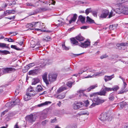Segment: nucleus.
I'll return each instance as SVG.
<instances>
[{"instance_id":"obj_1","label":"nucleus","mask_w":128,"mask_h":128,"mask_svg":"<svg viewBox=\"0 0 128 128\" xmlns=\"http://www.w3.org/2000/svg\"><path fill=\"white\" fill-rule=\"evenodd\" d=\"M95 93H93L90 95L91 100H92L93 103L90 105V107L92 108L96 105L100 104L105 102L104 100H101L97 96L96 94H94Z\"/></svg>"},{"instance_id":"obj_2","label":"nucleus","mask_w":128,"mask_h":128,"mask_svg":"<svg viewBox=\"0 0 128 128\" xmlns=\"http://www.w3.org/2000/svg\"><path fill=\"white\" fill-rule=\"evenodd\" d=\"M26 121L32 124L35 121L36 118L32 114L27 116L26 118Z\"/></svg>"},{"instance_id":"obj_3","label":"nucleus","mask_w":128,"mask_h":128,"mask_svg":"<svg viewBox=\"0 0 128 128\" xmlns=\"http://www.w3.org/2000/svg\"><path fill=\"white\" fill-rule=\"evenodd\" d=\"M117 11L119 14L122 13L125 14H128V8L123 6L121 8L118 9Z\"/></svg>"},{"instance_id":"obj_4","label":"nucleus","mask_w":128,"mask_h":128,"mask_svg":"<svg viewBox=\"0 0 128 128\" xmlns=\"http://www.w3.org/2000/svg\"><path fill=\"white\" fill-rule=\"evenodd\" d=\"M109 11L108 10L104 9L101 11L100 18H106L109 14Z\"/></svg>"},{"instance_id":"obj_5","label":"nucleus","mask_w":128,"mask_h":128,"mask_svg":"<svg viewBox=\"0 0 128 128\" xmlns=\"http://www.w3.org/2000/svg\"><path fill=\"white\" fill-rule=\"evenodd\" d=\"M80 46L82 48H86L90 45V42L89 40L88 39L84 42H80Z\"/></svg>"},{"instance_id":"obj_6","label":"nucleus","mask_w":128,"mask_h":128,"mask_svg":"<svg viewBox=\"0 0 128 128\" xmlns=\"http://www.w3.org/2000/svg\"><path fill=\"white\" fill-rule=\"evenodd\" d=\"M15 70L14 68H3L2 69L3 74H6L12 72Z\"/></svg>"},{"instance_id":"obj_7","label":"nucleus","mask_w":128,"mask_h":128,"mask_svg":"<svg viewBox=\"0 0 128 128\" xmlns=\"http://www.w3.org/2000/svg\"><path fill=\"white\" fill-rule=\"evenodd\" d=\"M57 76L56 74L50 73L48 74V82H52L56 80Z\"/></svg>"},{"instance_id":"obj_8","label":"nucleus","mask_w":128,"mask_h":128,"mask_svg":"<svg viewBox=\"0 0 128 128\" xmlns=\"http://www.w3.org/2000/svg\"><path fill=\"white\" fill-rule=\"evenodd\" d=\"M108 118V114L106 112L102 113L99 116V118L101 121L104 122Z\"/></svg>"},{"instance_id":"obj_9","label":"nucleus","mask_w":128,"mask_h":128,"mask_svg":"<svg viewBox=\"0 0 128 128\" xmlns=\"http://www.w3.org/2000/svg\"><path fill=\"white\" fill-rule=\"evenodd\" d=\"M38 24V27L40 28H37L36 29L38 31H40L42 32H44L45 30H44L45 27L44 25V24L40 22H39Z\"/></svg>"},{"instance_id":"obj_10","label":"nucleus","mask_w":128,"mask_h":128,"mask_svg":"<svg viewBox=\"0 0 128 128\" xmlns=\"http://www.w3.org/2000/svg\"><path fill=\"white\" fill-rule=\"evenodd\" d=\"M34 42L32 40L30 42V46L32 48H35L36 50H39L40 48L41 47L40 44L39 43H38L37 44H34Z\"/></svg>"},{"instance_id":"obj_11","label":"nucleus","mask_w":128,"mask_h":128,"mask_svg":"<svg viewBox=\"0 0 128 128\" xmlns=\"http://www.w3.org/2000/svg\"><path fill=\"white\" fill-rule=\"evenodd\" d=\"M48 73L46 72L44 73L42 75V77L43 81L46 85L49 84L48 80L47 79Z\"/></svg>"},{"instance_id":"obj_12","label":"nucleus","mask_w":128,"mask_h":128,"mask_svg":"<svg viewBox=\"0 0 128 128\" xmlns=\"http://www.w3.org/2000/svg\"><path fill=\"white\" fill-rule=\"evenodd\" d=\"M83 104L81 102L76 103V104H74L73 108L75 110L79 108L82 106Z\"/></svg>"},{"instance_id":"obj_13","label":"nucleus","mask_w":128,"mask_h":128,"mask_svg":"<svg viewBox=\"0 0 128 128\" xmlns=\"http://www.w3.org/2000/svg\"><path fill=\"white\" fill-rule=\"evenodd\" d=\"M70 41L73 46L78 45L80 46V43H79L74 38H71L70 39Z\"/></svg>"},{"instance_id":"obj_14","label":"nucleus","mask_w":128,"mask_h":128,"mask_svg":"<svg viewBox=\"0 0 128 128\" xmlns=\"http://www.w3.org/2000/svg\"><path fill=\"white\" fill-rule=\"evenodd\" d=\"M118 9V8L116 9L115 10L114 9H112L110 12V14H109L108 17V18H110L114 16L116 13L118 14L117 12V10Z\"/></svg>"},{"instance_id":"obj_15","label":"nucleus","mask_w":128,"mask_h":128,"mask_svg":"<svg viewBox=\"0 0 128 128\" xmlns=\"http://www.w3.org/2000/svg\"><path fill=\"white\" fill-rule=\"evenodd\" d=\"M114 77V74H113L111 76H105L104 77V80L105 82H107L108 81L111 80L112 78Z\"/></svg>"},{"instance_id":"obj_16","label":"nucleus","mask_w":128,"mask_h":128,"mask_svg":"<svg viewBox=\"0 0 128 128\" xmlns=\"http://www.w3.org/2000/svg\"><path fill=\"white\" fill-rule=\"evenodd\" d=\"M98 86V84H96L94 85H92L89 87L86 90L87 92H89L92 90L93 89L95 88Z\"/></svg>"},{"instance_id":"obj_17","label":"nucleus","mask_w":128,"mask_h":128,"mask_svg":"<svg viewBox=\"0 0 128 128\" xmlns=\"http://www.w3.org/2000/svg\"><path fill=\"white\" fill-rule=\"evenodd\" d=\"M95 94H96L97 95H100V96H105L106 95V92L105 91L104 89H103L102 91H100L99 92H94Z\"/></svg>"},{"instance_id":"obj_18","label":"nucleus","mask_w":128,"mask_h":128,"mask_svg":"<svg viewBox=\"0 0 128 128\" xmlns=\"http://www.w3.org/2000/svg\"><path fill=\"white\" fill-rule=\"evenodd\" d=\"M38 2H36L34 4L32 3L27 2L26 4V6H27L35 7L38 6V4H36Z\"/></svg>"},{"instance_id":"obj_19","label":"nucleus","mask_w":128,"mask_h":128,"mask_svg":"<svg viewBox=\"0 0 128 128\" xmlns=\"http://www.w3.org/2000/svg\"><path fill=\"white\" fill-rule=\"evenodd\" d=\"M31 92H34V94H30L32 95H36V92L32 88V87H30L28 89L26 93L28 94Z\"/></svg>"},{"instance_id":"obj_20","label":"nucleus","mask_w":128,"mask_h":128,"mask_svg":"<svg viewBox=\"0 0 128 128\" xmlns=\"http://www.w3.org/2000/svg\"><path fill=\"white\" fill-rule=\"evenodd\" d=\"M77 17V14H74L73 17H72L69 21V23L70 24H71L73 22H75L76 19Z\"/></svg>"},{"instance_id":"obj_21","label":"nucleus","mask_w":128,"mask_h":128,"mask_svg":"<svg viewBox=\"0 0 128 128\" xmlns=\"http://www.w3.org/2000/svg\"><path fill=\"white\" fill-rule=\"evenodd\" d=\"M34 64L33 63L29 64L28 65L26 66L25 68H26V70H23V71L24 72H26L28 71V70L30 68H31L34 66Z\"/></svg>"},{"instance_id":"obj_22","label":"nucleus","mask_w":128,"mask_h":128,"mask_svg":"<svg viewBox=\"0 0 128 128\" xmlns=\"http://www.w3.org/2000/svg\"><path fill=\"white\" fill-rule=\"evenodd\" d=\"M67 89V88L66 86H61L60 87L59 89L58 90L57 92L58 93H59Z\"/></svg>"},{"instance_id":"obj_23","label":"nucleus","mask_w":128,"mask_h":128,"mask_svg":"<svg viewBox=\"0 0 128 128\" xmlns=\"http://www.w3.org/2000/svg\"><path fill=\"white\" fill-rule=\"evenodd\" d=\"M85 90H80L79 91V93L80 94L79 96L80 97L82 98H83V97H87V95L84 93V92Z\"/></svg>"},{"instance_id":"obj_24","label":"nucleus","mask_w":128,"mask_h":128,"mask_svg":"<svg viewBox=\"0 0 128 128\" xmlns=\"http://www.w3.org/2000/svg\"><path fill=\"white\" fill-rule=\"evenodd\" d=\"M76 40L80 41H84L85 38L82 36L80 34H79L75 38Z\"/></svg>"},{"instance_id":"obj_25","label":"nucleus","mask_w":128,"mask_h":128,"mask_svg":"<svg viewBox=\"0 0 128 128\" xmlns=\"http://www.w3.org/2000/svg\"><path fill=\"white\" fill-rule=\"evenodd\" d=\"M51 102L50 101H46L38 105L39 107H41L44 106L48 105V104H50Z\"/></svg>"},{"instance_id":"obj_26","label":"nucleus","mask_w":128,"mask_h":128,"mask_svg":"<svg viewBox=\"0 0 128 128\" xmlns=\"http://www.w3.org/2000/svg\"><path fill=\"white\" fill-rule=\"evenodd\" d=\"M31 98V97L29 95H28L27 93L24 95V100L26 101H28Z\"/></svg>"},{"instance_id":"obj_27","label":"nucleus","mask_w":128,"mask_h":128,"mask_svg":"<svg viewBox=\"0 0 128 128\" xmlns=\"http://www.w3.org/2000/svg\"><path fill=\"white\" fill-rule=\"evenodd\" d=\"M14 102H9L7 103L6 104V106L7 107H12L14 106Z\"/></svg>"},{"instance_id":"obj_28","label":"nucleus","mask_w":128,"mask_h":128,"mask_svg":"<svg viewBox=\"0 0 128 128\" xmlns=\"http://www.w3.org/2000/svg\"><path fill=\"white\" fill-rule=\"evenodd\" d=\"M115 95L114 94L112 93L110 94L109 97V99L111 101H113L114 100Z\"/></svg>"},{"instance_id":"obj_29","label":"nucleus","mask_w":128,"mask_h":128,"mask_svg":"<svg viewBox=\"0 0 128 128\" xmlns=\"http://www.w3.org/2000/svg\"><path fill=\"white\" fill-rule=\"evenodd\" d=\"M127 0H119L116 1V4L118 6H120V5L122 3L125 2Z\"/></svg>"},{"instance_id":"obj_30","label":"nucleus","mask_w":128,"mask_h":128,"mask_svg":"<svg viewBox=\"0 0 128 128\" xmlns=\"http://www.w3.org/2000/svg\"><path fill=\"white\" fill-rule=\"evenodd\" d=\"M87 22L90 24H92L94 22V20L91 19L89 16H87L86 17Z\"/></svg>"},{"instance_id":"obj_31","label":"nucleus","mask_w":128,"mask_h":128,"mask_svg":"<svg viewBox=\"0 0 128 128\" xmlns=\"http://www.w3.org/2000/svg\"><path fill=\"white\" fill-rule=\"evenodd\" d=\"M128 45V44L126 43H122L120 44H116V46L118 47L125 46Z\"/></svg>"},{"instance_id":"obj_32","label":"nucleus","mask_w":128,"mask_h":128,"mask_svg":"<svg viewBox=\"0 0 128 128\" xmlns=\"http://www.w3.org/2000/svg\"><path fill=\"white\" fill-rule=\"evenodd\" d=\"M65 96V94H60L56 96V98H57L59 99H62L64 98Z\"/></svg>"},{"instance_id":"obj_33","label":"nucleus","mask_w":128,"mask_h":128,"mask_svg":"<svg viewBox=\"0 0 128 128\" xmlns=\"http://www.w3.org/2000/svg\"><path fill=\"white\" fill-rule=\"evenodd\" d=\"M50 39L51 37L50 36H46L43 39V40L44 41H48L50 40Z\"/></svg>"},{"instance_id":"obj_34","label":"nucleus","mask_w":128,"mask_h":128,"mask_svg":"<svg viewBox=\"0 0 128 128\" xmlns=\"http://www.w3.org/2000/svg\"><path fill=\"white\" fill-rule=\"evenodd\" d=\"M40 81V80L38 78H34V81L32 82V85H35L37 83L39 82Z\"/></svg>"},{"instance_id":"obj_35","label":"nucleus","mask_w":128,"mask_h":128,"mask_svg":"<svg viewBox=\"0 0 128 128\" xmlns=\"http://www.w3.org/2000/svg\"><path fill=\"white\" fill-rule=\"evenodd\" d=\"M78 18L82 23H83L84 22L85 18L82 16L80 15L79 16Z\"/></svg>"},{"instance_id":"obj_36","label":"nucleus","mask_w":128,"mask_h":128,"mask_svg":"<svg viewBox=\"0 0 128 128\" xmlns=\"http://www.w3.org/2000/svg\"><path fill=\"white\" fill-rule=\"evenodd\" d=\"M12 102H14V106L16 105H18L19 104L20 102V100L18 98L17 99H16L14 101Z\"/></svg>"},{"instance_id":"obj_37","label":"nucleus","mask_w":128,"mask_h":128,"mask_svg":"<svg viewBox=\"0 0 128 128\" xmlns=\"http://www.w3.org/2000/svg\"><path fill=\"white\" fill-rule=\"evenodd\" d=\"M112 88V90L116 91L119 89V87L118 86L115 85Z\"/></svg>"},{"instance_id":"obj_38","label":"nucleus","mask_w":128,"mask_h":128,"mask_svg":"<svg viewBox=\"0 0 128 128\" xmlns=\"http://www.w3.org/2000/svg\"><path fill=\"white\" fill-rule=\"evenodd\" d=\"M42 88L41 86L38 85L36 90L38 92H40L42 91Z\"/></svg>"},{"instance_id":"obj_39","label":"nucleus","mask_w":128,"mask_h":128,"mask_svg":"<svg viewBox=\"0 0 128 128\" xmlns=\"http://www.w3.org/2000/svg\"><path fill=\"white\" fill-rule=\"evenodd\" d=\"M49 122V120H46L43 121H42V124L43 126H45L47 123Z\"/></svg>"},{"instance_id":"obj_40","label":"nucleus","mask_w":128,"mask_h":128,"mask_svg":"<svg viewBox=\"0 0 128 128\" xmlns=\"http://www.w3.org/2000/svg\"><path fill=\"white\" fill-rule=\"evenodd\" d=\"M103 74L102 72H98L95 73L93 75V76H101L103 75Z\"/></svg>"},{"instance_id":"obj_41","label":"nucleus","mask_w":128,"mask_h":128,"mask_svg":"<svg viewBox=\"0 0 128 128\" xmlns=\"http://www.w3.org/2000/svg\"><path fill=\"white\" fill-rule=\"evenodd\" d=\"M74 83L71 81H69L66 83V84L68 86L71 88L72 87V85Z\"/></svg>"},{"instance_id":"obj_42","label":"nucleus","mask_w":128,"mask_h":128,"mask_svg":"<svg viewBox=\"0 0 128 128\" xmlns=\"http://www.w3.org/2000/svg\"><path fill=\"white\" fill-rule=\"evenodd\" d=\"M39 22H32L33 27L34 28L38 27V24Z\"/></svg>"},{"instance_id":"obj_43","label":"nucleus","mask_w":128,"mask_h":128,"mask_svg":"<svg viewBox=\"0 0 128 128\" xmlns=\"http://www.w3.org/2000/svg\"><path fill=\"white\" fill-rule=\"evenodd\" d=\"M62 49L63 50H68L69 49V48L66 47L64 44V43L62 44Z\"/></svg>"},{"instance_id":"obj_44","label":"nucleus","mask_w":128,"mask_h":128,"mask_svg":"<svg viewBox=\"0 0 128 128\" xmlns=\"http://www.w3.org/2000/svg\"><path fill=\"white\" fill-rule=\"evenodd\" d=\"M91 8H90L87 9L85 11V13L86 15H88L90 12H91Z\"/></svg>"},{"instance_id":"obj_45","label":"nucleus","mask_w":128,"mask_h":128,"mask_svg":"<svg viewBox=\"0 0 128 128\" xmlns=\"http://www.w3.org/2000/svg\"><path fill=\"white\" fill-rule=\"evenodd\" d=\"M105 88L104 89V91L106 92H109L110 91H112V89L110 88H107L104 86Z\"/></svg>"},{"instance_id":"obj_46","label":"nucleus","mask_w":128,"mask_h":128,"mask_svg":"<svg viewBox=\"0 0 128 128\" xmlns=\"http://www.w3.org/2000/svg\"><path fill=\"white\" fill-rule=\"evenodd\" d=\"M12 11L13 12H14V10H12ZM4 13L6 14H10L11 13L14 14V12L12 13V11L8 10H6L5 12H4Z\"/></svg>"},{"instance_id":"obj_47","label":"nucleus","mask_w":128,"mask_h":128,"mask_svg":"<svg viewBox=\"0 0 128 128\" xmlns=\"http://www.w3.org/2000/svg\"><path fill=\"white\" fill-rule=\"evenodd\" d=\"M32 25V22L31 23H30V24H27L26 25V27L27 28H30L32 27H33V26Z\"/></svg>"},{"instance_id":"obj_48","label":"nucleus","mask_w":128,"mask_h":128,"mask_svg":"<svg viewBox=\"0 0 128 128\" xmlns=\"http://www.w3.org/2000/svg\"><path fill=\"white\" fill-rule=\"evenodd\" d=\"M91 12L93 16L94 17L97 16V12L96 11H94L92 12Z\"/></svg>"},{"instance_id":"obj_49","label":"nucleus","mask_w":128,"mask_h":128,"mask_svg":"<svg viewBox=\"0 0 128 128\" xmlns=\"http://www.w3.org/2000/svg\"><path fill=\"white\" fill-rule=\"evenodd\" d=\"M5 40H7L9 42H14V40H13L12 38H5Z\"/></svg>"},{"instance_id":"obj_50","label":"nucleus","mask_w":128,"mask_h":128,"mask_svg":"<svg viewBox=\"0 0 128 128\" xmlns=\"http://www.w3.org/2000/svg\"><path fill=\"white\" fill-rule=\"evenodd\" d=\"M2 53L3 54H10V52L7 50H3L2 51Z\"/></svg>"},{"instance_id":"obj_51","label":"nucleus","mask_w":128,"mask_h":128,"mask_svg":"<svg viewBox=\"0 0 128 128\" xmlns=\"http://www.w3.org/2000/svg\"><path fill=\"white\" fill-rule=\"evenodd\" d=\"M11 48H12L16 50H18L16 46L14 45H12L11 46Z\"/></svg>"},{"instance_id":"obj_52","label":"nucleus","mask_w":128,"mask_h":128,"mask_svg":"<svg viewBox=\"0 0 128 128\" xmlns=\"http://www.w3.org/2000/svg\"><path fill=\"white\" fill-rule=\"evenodd\" d=\"M6 46V44L4 43H0V47H5Z\"/></svg>"},{"instance_id":"obj_53","label":"nucleus","mask_w":128,"mask_h":128,"mask_svg":"<svg viewBox=\"0 0 128 128\" xmlns=\"http://www.w3.org/2000/svg\"><path fill=\"white\" fill-rule=\"evenodd\" d=\"M58 21L60 22L58 24L59 26H62L64 24V23L62 21H60L59 20H58Z\"/></svg>"},{"instance_id":"obj_54","label":"nucleus","mask_w":128,"mask_h":128,"mask_svg":"<svg viewBox=\"0 0 128 128\" xmlns=\"http://www.w3.org/2000/svg\"><path fill=\"white\" fill-rule=\"evenodd\" d=\"M84 102L85 103L86 105V106H88L89 104V102L88 100H84Z\"/></svg>"},{"instance_id":"obj_55","label":"nucleus","mask_w":128,"mask_h":128,"mask_svg":"<svg viewBox=\"0 0 128 128\" xmlns=\"http://www.w3.org/2000/svg\"><path fill=\"white\" fill-rule=\"evenodd\" d=\"M108 56L106 55H103L100 56V58L101 59H103L107 58Z\"/></svg>"},{"instance_id":"obj_56","label":"nucleus","mask_w":128,"mask_h":128,"mask_svg":"<svg viewBox=\"0 0 128 128\" xmlns=\"http://www.w3.org/2000/svg\"><path fill=\"white\" fill-rule=\"evenodd\" d=\"M88 26H83L80 27V28L82 29H85L88 28Z\"/></svg>"},{"instance_id":"obj_57","label":"nucleus","mask_w":128,"mask_h":128,"mask_svg":"<svg viewBox=\"0 0 128 128\" xmlns=\"http://www.w3.org/2000/svg\"><path fill=\"white\" fill-rule=\"evenodd\" d=\"M126 91L124 90H122L118 91V94H123Z\"/></svg>"},{"instance_id":"obj_58","label":"nucleus","mask_w":128,"mask_h":128,"mask_svg":"<svg viewBox=\"0 0 128 128\" xmlns=\"http://www.w3.org/2000/svg\"><path fill=\"white\" fill-rule=\"evenodd\" d=\"M114 25H114V26H113V25H111L110 26H109V29H110V30H113L114 29Z\"/></svg>"},{"instance_id":"obj_59","label":"nucleus","mask_w":128,"mask_h":128,"mask_svg":"<svg viewBox=\"0 0 128 128\" xmlns=\"http://www.w3.org/2000/svg\"><path fill=\"white\" fill-rule=\"evenodd\" d=\"M35 72V70H31L29 72V75L32 74Z\"/></svg>"},{"instance_id":"obj_60","label":"nucleus","mask_w":128,"mask_h":128,"mask_svg":"<svg viewBox=\"0 0 128 128\" xmlns=\"http://www.w3.org/2000/svg\"><path fill=\"white\" fill-rule=\"evenodd\" d=\"M82 69V70L83 72H86L88 70L87 68L86 67L83 68Z\"/></svg>"},{"instance_id":"obj_61","label":"nucleus","mask_w":128,"mask_h":128,"mask_svg":"<svg viewBox=\"0 0 128 128\" xmlns=\"http://www.w3.org/2000/svg\"><path fill=\"white\" fill-rule=\"evenodd\" d=\"M56 118H54V119L51 120V121H50V122L52 123H53L55 122H56Z\"/></svg>"},{"instance_id":"obj_62","label":"nucleus","mask_w":128,"mask_h":128,"mask_svg":"<svg viewBox=\"0 0 128 128\" xmlns=\"http://www.w3.org/2000/svg\"><path fill=\"white\" fill-rule=\"evenodd\" d=\"M122 128H128V123L126 124Z\"/></svg>"},{"instance_id":"obj_63","label":"nucleus","mask_w":128,"mask_h":128,"mask_svg":"<svg viewBox=\"0 0 128 128\" xmlns=\"http://www.w3.org/2000/svg\"><path fill=\"white\" fill-rule=\"evenodd\" d=\"M123 83H124V84H123V85H124L123 88L124 89L126 88V86L127 85V84H126V82H124Z\"/></svg>"},{"instance_id":"obj_64","label":"nucleus","mask_w":128,"mask_h":128,"mask_svg":"<svg viewBox=\"0 0 128 128\" xmlns=\"http://www.w3.org/2000/svg\"><path fill=\"white\" fill-rule=\"evenodd\" d=\"M72 128V125H68L66 128Z\"/></svg>"}]
</instances>
